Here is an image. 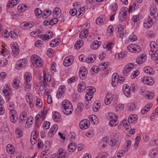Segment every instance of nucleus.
Wrapping results in <instances>:
<instances>
[{"instance_id": "nucleus-38", "label": "nucleus", "mask_w": 158, "mask_h": 158, "mask_svg": "<svg viewBox=\"0 0 158 158\" xmlns=\"http://www.w3.org/2000/svg\"><path fill=\"white\" fill-rule=\"evenodd\" d=\"M19 0H11L9 1L8 6L10 8H12L19 2Z\"/></svg>"}, {"instance_id": "nucleus-56", "label": "nucleus", "mask_w": 158, "mask_h": 158, "mask_svg": "<svg viewBox=\"0 0 158 158\" xmlns=\"http://www.w3.org/2000/svg\"><path fill=\"white\" fill-rule=\"evenodd\" d=\"M125 153V151L124 150H119L117 153V156L118 158H121L124 155Z\"/></svg>"}, {"instance_id": "nucleus-29", "label": "nucleus", "mask_w": 158, "mask_h": 158, "mask_svg": "<svg viewBox=\"0 0 158 158\" xmlns=\"http://www.w3.org/2000/svg\"><path fill=\"white\" fill-rule=\"evenodd\" d=\"M23 28L25 29H29L32 27L33 26V22L28 23L27 22H23L22 23Z\"/></svg>"}, {"instance_id": "nucleus-1", "label": "nucleus", "mask_w": 158, "mask_h": 158, "mask_svg": "<svg viewBox=\"0 0 158 158\" xmlns=\"http://www.w3.org/2000/svg\"><path fill=\"white\" fill-rule=\"evenodd\" d=\"M31 61L36 67H41L43 65V61L38 56L33 55L31 57Z\"/></svg>"}, {"instance_id": "nucleus-6", "label": "nucleus", "mask_w": 158, "mask_h": 158, "mask_svg": "<svg viewBox=\"0 0 158 158\" xmlns=\"http://www.w3.org/2000/svg\"><path fill=\"white\" fill-rule=\"evenodd\" d=\"M127 9L122 8L120 11L118 15V19L119 21L123 22L126 20L127 18Z\"/></svg>"}, {"instance_id": "nucleus-52", "label": "nucleus", "mask_w": 158, "mask_h": 158, "mask_svg": "<svg viewBox=\"0 0 158 158\" xmlns=\"http://www.w3.org/2000/svg\"><path fill=\"white\" fill-rule=\"evenodd\" d=\"M138 89V86L136 84H133L131 85L130 89L132 91H135L137 90Z\"/></svg>"}, {"instance_id": "nucleus-30", "label": "nucleus", "mask_w": 158, "mask_h": 158, "mask_svg": "<svg viewBox=\"0 0 158 158\" xmlns=\"http://www.w3.org/2000/svg\"><path fill=\"white\" fill-rule=\"evenodd\" d=\"M143 70L145 73L149 75H153L154 73V71L149 67H146L144 68Z\"/></svg>"}, {"instance_id": "nucleus-32", "label": "nucleus", "mask_w": 158, "mask_h": 158, "mask_svg": "<svg viewBox=\"0 0 158 158\" xmlns=\"http://www.w3.org/2000/svg\"><path fill=\"white\" fill-rule=\"evenodd\" d=\"M90 121L93 122L94 124H97L98 123V119L96 116L94 114L90 115L89 117Z\"/></svg>"}, {"instance_id": "nucleus-59", "label": "nucleus", "mask_w": 158, "mask_h": 158, "mask_svg": "<svg viewBox=\"0 0 158 158\" xmlns=\"http://www.w3.org/2000/svg\"><path fill=\"white\" fill-rule=\"evenodd\" d=\"M7 60L6 59H4L1 61L0 62V66H4L7 64Z\"/></svg>"}, {"instance_id": "nucleus-23", "label": "nucleus", "mask_w": 158, "mask_h": 158, "mask_svg": "<svg viewBox=\"0 0 158 158\" xmlns=\"http://www.w3.org/2000/svg\"><path fill=\"white\" fill-rule=\"evenodd\" d=\"M106 21V17L104 15L100 16L96 19L97 24L100 25Z\"/></svg>"}, {"instance_id": "nucleus-20", "label": "nucleus", "mask_w": 158, "mask_h": 158, "mask_svg": "<svg viewBox=\"0 0 158 158\" xmlns=\"http://www.w3.org/2000/svg\"><path fill=\"white\" fill-rule=\"evenodd\" d=\"M77 147L75 142H73L69 144L67 149L70 152H73L76 149Z\"/></svg>"}, {"instance_id": "nucleus-3", "label": "nucleus", "mask_w": 158, "mask_h": 158, "mask_svg": "<svg viewBox=\"0 0 158 158\" xmlns=\"http://www.w3.org/2000/svg\"><path fill=\"white\" fill-rule=\"evenodd\" d=\"M150 46L151 48L150 51L149 52V54L151 56H154V57L158 56V50L157 45L154 41H151L150 43Z\"/></svg>"}, {"instance_id": "nucleus-17", "label": "nucleus", "mask_w": 158, "mask_h": 158, "mask_svg": "<svg viewBox=\"0 0 158 158\" xmlns=\"http://www.w3.org/2000/svg\"><path fill=\"white\" fill-rule=\"evenodd\" d=\"M127 52L126 51L121 52L120 53H117L115 56V57L117 59H122L127 56Z\"/></svg>"}, {"instance_id": "nucleus-11", "label": "nucleus", "mask_w": 158, "mask_h": 158, "mask_svg": "<svg viewBox=\"0 0 158 158\" xmlns=\"http://www.w3.org/2000/svg\"><path fill=\"white\" fill-rule=\"evenodd\" d=\"M65 153L60 149L57 154L52 156L50 158H65Z\"/></svg>"}, {"instance_id": "nucleus-26", "label": "nucleus", "mask_w": 158, "mask_h": 158, "mask_svg": "<svg viewBox=\"0 0 158 158\" xmlns=\"http://www.w3.org/2000/svg\"><path fill=\"white\" fill-rule=\"evenodd\" d=\"M53 112L55 114H53L52 116L53 120L56 122H60L61 121V116L59 115L60 114L58 112Z\"/></svg>"}, {"instance_id": "nucleus-51", "label": "nucleus", "mask_w": 158, "mask_h": 158, "mask_svg": "<svg viewBox=\"0 0 158 158\" xmlns=\"http://www.w3.org/2000/svg\"><path fill=\"white\" fill-rule=\"evenodd\" d=\"M83 106L82 103L81 102H79L77 105V110H78L79 112H81L83 108Z\"/></svg>"}, {"instance_id": "nucleus-54", "label": "nucleus", "mask_w": 158, "mask_h": 158, "mask_svg": "<svg viewBox=\"0 0 158 158\" xmlns=\"http://www.w3.org/2000/svg\"><path fill=\"white\" fill-rule=\"evenodd\" d=\"M127 106L128 107V110L130 111L133 110L135 108V104L133 103L129 104Z\"/></svg>"}, {"instance_id": "nucleus-4", "label": "nucleus", "mask_w": 158, "mask_h": 158, "mask_svg": "<svg viewBox=\"0 0 158 158\" xmlns=\"http://www.w3.org/2000/svg\"><path fill=\"white\" fill-rule=\"evenodd\" d=\"M86 90L88 89V91L86 93L85 95V98L87 101L90 100L93 97L92 95L95 92L96 89L92 86H87L86 87Z\"/></svg>"}, {"instance_id": "nucleus-47", "label": "nucleus", "mask_w": 158, "mask_h": 158, "mask_svg": "<svg viewBox=\"0 0 158 158\" xmlns=\"http://www.w3.org/2000/svg\"><path fill=\"white\" fill-rule=\"evenodd\" d=\"M146 95L148 97V99H151L154 96V94L152 92L149 91H146Z\"/></svg>"}, {"instance_id": "nucleus-55", "label": "nucleus", "mask_w": 158, "mask_h": 158, "mask_svg": "<svg viewBox=\"0 0 158 158\" xmlns=\"http://www.w3.org/2000/svg\"><path fill=\"white\" fill-rule=\"evenodd\" d=\"M99 68L96 66H93L90 70L91 72L98 73L99 71Z\"/></svg>"}, {"instance_id": "nucleus-44", "label": "nucleus", "mask_w": 158, "mask_h": 158, "mask_svg": "<svg viewBox=\"0 0 158 158\" xmlns=\"http://www.w3.org/2000/svg\"><path fill=\"white\" fill-rule=\"evenodd\" d=\"M120 124L121 125H122V126L123 127H125L127 129H129V124L130 123L128 122V121H127L126 119H124L122 121Z\"/></svg>"}, {"instance_id": "nucleus-8", "label": "nucleus", "mask_w": 158, "mask_h": 158, "mask_svg": "<svg viewBox=\"0 0 158 158\" xmlns=\"http://www.w3.org/2000/svg\"><path fill=\"white\" fill-rule=\"evenodd\" d=\"M142 82L147 85H152L154 83V81L151 77L145 76L142 80Z\"/></svg>"}, {"instance_id": "nucleus-62", "label": "nucleus", "mask_w": 158, "mask_h": 158, "mask_svg": "<svg viewBox=\"0 0 158 158\" xmlns=\"http://www.w3.org/2000/svg\"><path fill=\"white\" fill-rule=\"evenodd\" d=\"M77 13L76 9H73L69 11V13L72 16H75Z\"/></svg>"}, {"instance_id": "nucleus-50", "label": "nucleus", "mask_w": 158, "mask_h": 158, "mask_svg": "<svg viewBox=\"0 0 158 158\" xmlns=\"http://www.w3.org/2000/svg\"><path fill=\"white\" fill-rule=\"evenodd\" d=\"M131 144V141L130 140H127L126 143V145L124 147V149L127 151L130 148Z\"/></svg>"}, {"instance_id": "nucleus-37", "label": "nucleus", "mask_w": 158, "mask_h": 158, "mask_svg": "<svg viewBox=\"0 0 158 158\" xmlns=\"http://www.w3.org/2000/svg\"><path fill=\"white\" fill-rule=\"evenodd\" d=\"M52 11L51 10H44L43 11L42 15V18L44 19H46L48 16H49L51 14Z\"/></svg>"}, {"instance_id": "nucleus-63", "label": "nucleus", "mask_w": 158, "mask_h": 158, "mask_svg": "<svg viewBox=\"0 0 158 158\" xmlns=\"http://www.w3.org/2000/svg\"><path fill=\"white\" fill-rule=\"evenodd\" d=\"M139 17L138 15L133 16L132 20L134 22H137L139 20Z\"/></svg>"}, {"instance_id": "nucleus-9", "label": "nucleus", "mask_w": 158, "mask_h": 158, "mask_svg": "<svg viewBox=\"0 0 158 158\" xmlns=\"http://www.w3.org/2000/svg\"><path fill=\"white\" fill-rule=\"evenodd\" d=\"M133 63H130L127 64L123 70V74L125 76L127 75L128 73L134 68Z\"/></svg>"}, {"instance_id": "nucleus-18", "label": "nucleus", "mask_w": 158, "mask_h": 158, "mask_svg": "<svg viewBox=\"0 0 158 158\" xmlns=\"http://www.w3.org/2000/svg\"><path fill=\"white\" fill-rule=\"evenodd\" d=\"M73 57L72 56L66 57L63 61V64L65 66L68 67L69 66L72 64L71 59Z\"/></svg>"}, {"instance_id": "nucleus-7", "label": "nucleus", "mask_w": 158, "mask_h": 158, "mask_svg": "<svg viewBox=\"0 0 158 158\" xmlns=\"http://www.w3.org/2000/svg\"><path fill=\"white\" fill-rule=\"evenodd\" d=\"M90 126V122L89 120L86 119L82 120L79 123V127L82 130L87 129Z\"/></svg>"}, {"instance_id": "nucleus-40", "label": "nucleus", "mask_w": 158, "mask_h": 158, "mask_svg": "<svg viewBox=\"0 0 158 158\" xmlns=\"http://www.w3.org/2000/svg\"><path fill=\"white\" fill-rule=\"evenodd\" d=\"M31 74L29 72L26 73L24 75V77L25 81L27 82H28L30 81L31 78H30Z\"/></svg>"}, {"instance_id": "nucleus-42", "label": "nucleus", "mask_w": 158, "mask_h": 158, "mask_svg": "<svg viewBox=\"0 0 158 158\" xmlns=\"http://www.w3.org/2000/svg\"><path fill=\"white\" fill-rule=\"evenodd\" d=\"M82 40H78L75 44V48L76 49H79L83 45Z\"/></svg>"}, {"instance_id": "nucleus-2", "label": "nucleus", "mask_w": 158, "mask_h": 158, "mask_svg": "<svg viewBox=\"0 0 158 158\" xmlns=\"http://www.w3.org/2000/svg\"><path fill=\"white\" fill-rule=\"evenodd\" d=\"M107 119L110 120L109 124L111 127H114L117 125L118 123L117 120L116 116L112 113H109Z\"/></svg>"}, {"instance_id": "nucleus-43", "label": "nucleus", "mask_w": 158, "mask_h": 158, "mask_svg": "<svg viewBox=\"0 0 158 158\" xmlns=\"http://www.w3.org/2000/svg\"><path fill=\"white\" fill-rule=\"evenodd\" d=\"M27 112L25 111H23L20 114L19 117L21 121H24L27 118Z\"/></svg>"}, {"instance_id": "nucleus-34", "label": "nucleus", "mask_w": 158, "mask_h": 158, "mask_svg": "<svg viewBox=\"0 0 158 158\" xmlns=\"http://www.w3.org/2000/svg\"><path fill=\"white\" fill-rule=\"evenodd\" d=\"M100 45V44L98 41H95L91 44V48L92 49H96L98 48Z\"/></svg>"}, {"instance_id": "nucleus-48", "label": "nucleus", "mask_w": 158, "mask_h": 158, "mask_svg": "<svg viewBox=\"0 0 158 158\" xmlns=\"http://www.w3.org/2000/svg\"><path fill=\"white\" fill-rule=\"evenodd\" d=\"M15 133L17 135L18 137H20L23 135V132L22 131L18 128H16Z\"/></svg>"}, {"instance_id": "nucleus-46", "label": "nucleus", "mask_w": 158, "mask_h": 158, "mask_svg": "<svg viewBox=\"0 0 158 158\" xmlns=\"http://www.w3.org/2000/svg\"><path fill=\"white\" fill-rule=\"evenodd\" d=\"M10 119L11 122L13 123H16L18 121V116L17 115L10 116Z\"/></svg>"}, {"instance_id": "nucleus-22", "label": "nucleus", "mask_w": 158, "mask_h": 158, "mask_svg": "<svg viewBox=\"0 0 158 158\" xmlns=\"http://www.w3.org/2000/svg\"><path fill=\"white\" fill-rule=\"evenodd\" d=\"M123 89L124 94L127 97H129L130 90H129L130 88H129V86L127 84H124L123 85Z\"/></svg>"}, {"instance_id": "nucleus-27", "label": "nucleus", "mask_w": 158, "mask_h": 158, "mask_svg": "<svg viewBox=\"0 0 158 158\" xmlns=\"http://www.w3.org/2000/svg\"><path fill=\"white\" fill-rule=\"evenodd\" d=\"M21 85V82L19 80L15 79L13 81L12 86L14 88L17 89Z\"/></svg>"}, {"instance_id": "nucleus-28", "label": "nucleus", "mask_w": 158, "mask_h": 158, "mask_svg": "<svg viewBox=\"0 0 158 158\" xmlns=\"http://www.w3.org/2000/svg\"><path fill=\"white\" fill-rule=\"evenodd\" d=\"M88 31L87 29H84L81 32L79 35V38L81 39H84L88 35Z\"/></svg>"}, {"instance_id": "nucleus-19", "label": "nucleus", "mask_w": 158, "mask_h": 158, "mask_svg": "<svg viewBox=\"0 0 158 158\" xmlns=\"http://www.w3.org/2000/svg\"><path fill=\"white\" fill-rule=\"evenodd\" d=\"M58 129V126L56 124L53 125L51 128L50 131L48 132V135L49 136H52L54 135Z\"/></svg>"}, {"instance_id": "nucleus-58", "label": "nucleus", "mask_w": 158, "mask_h": 158, "mask_svg": "<svg viewBox=\"0 0 158 158\" xmlns=\"http://www.w3.org/2000/svg\"><path fill=\"white\" fill-rule=\"evenodd\" d=\"M34 118H33L31 116H30L28 117L26 122V124H27V126H28V123H29L30 122L31 123H29V124L31 125V124L32 123L33 121V120Z\"/></svg>"}, {"instance_id": "nucleus-15", "label": "nucleus", "mask_w": 158, "mask_h": 158, "mask_svg": "<svg viewBox=\"0 0 158 158\" xmlns=\"http://www.w3.org/2000/svg\"><path fill=\"white\" fill-rule=\"evenodd\" d=\"M147 59L145 55L143 54L138 56L136 59V62L138 64H142Z\"/></svg>"}, {"instance_id": "nucleus-39", "label": "nucleus", "mask_w": 158, "mask_h": 158, "mask_svg": "<svg viewBox=\"0 0 158 158\" xmlns=\"http://www.w3.org/2000/svg\"><path fill=\"white\" fill-rule=\"evenodd\" d=\"M35 13L36 17L40 18L41 17L42 14H43V12L40 8H36L35 11Z\"/></svg>"}, {"instance_id": "nucleus-25", "label": "nucleus", "mask_w": 158, "mask_h": 158, "mask_svg": "<svg viewBox=\"0 0 158 158\" xmlns=\"http://www.w3.org/2000/svg\"><path fill=\"white\" fill-rule=\"evenodd\" d=\"M61 11L60 8L56 7L54 10L53 12V15L55 17H60L61 15Z\"/></svg>"}, {"instance_id": "nucleus-41", "label": "nucleus", "mask_w": 158, "mask_h": 158, "mask_svg": "<svg viewBox=\"0 0 158 158\" xmlns=\"http://www.w3.org/2000/svg\"><path fill=\"white\" fill-rule=\"evenodd\" d=\"M3 92L5 96L7 97V98H9L11 93V91L9 88L8 87H6V89L3 90Z\"/></svg>"}, {"instance_id": "nucleus-61", "label": "nucleus", "mask_w": 158, "mask_h": 158, "mask_svg": "<svg viewBox=\"0 0 158 158\" xmlns=\"http://www.w3.org/2000/svg\"><path fill=\"white\" fill-rule=\"evenodd\" d=\"M46 110L45 109V108H44L43 111L41 112V115L42 118V120H44L45 118V116L47 112Z\"/></svg>"}, {"instance_id": "nucleus-5", "label": "nucleus", "mask_w": 158, "mask_h": 158, "mask_svg": "<svg viewBox=\"0 0 158 158\" xmlns=\"http://www.w3.org/2000/svg\"><path fill=\"white\" fill-rule=\"evenodd\" d=\"M128 51L135 53H138L141 51V48L139 46L135 44L130 45L127 48Z\"/></svg>"}, {"instance_id": "nucleus-49", "label": "nucleus", "mask_w": 158, "mask_h": 158, "mask_svg": "<svg viewBox=\"0 0 158 158\" xmlns=\"http://www.w3.org/2000/svg\"><path fill=\"white\" fill-rule=\"evenodd\" d=\"M100 107V103H95L93 106V110L94 111L97 112L99 109Z\"/></svg>"}, {"instance_id": "nucleus-64", "label": "nucleus", "mask_w": 158, "mask_h": 158, "mask_svg": "<svg viewBox=\"0 0 158 158\" xmlns=\"http://www.w3.org/2000/svg\"><path fill=\"white\" fill-rule=\"evenodd\" d=\"M112 44L111 43H110L106 45H105V46H103V47L105 48H108V50H110L112 48Z\"/></svg>"}, {"instance_id": "nucleus-36", "label": "nucleus", "mask_w": 158, "mask_h": 158, "mask_svg": "<svg viewBox=\"0 0 158 158\" xmlns=\"http://www.w3.org/2000/svg\"><path fill=\"white\" fill-rule=\"evenodd\" d=\"M73 111V107L67 108L62 110L63 112L65 115H69L71 114Z\"/></svg>"}, {"instance_id": "nucleus-33", "label": "nucleus", "mask_w": 158, "mask_h": 158, "mask_svg": "<svg viewBox=\"0 0 158 158\" xmlns=\"http://www.w3.org/2000/svg\"><path fill=\"white\" fill-rule=\"evenodd\" d=\"M106 99L105 100V103L106 105H109L110 104L112 100V98L111 95L107 94L106 96Z\"/></svg>"}, {"instance_id": "nucleus-14", "label": "nucleus", "mask_w": 158, "mask_h": 158, "mask_svg": "<svg viewBox=\"0 0 158 158\" xmlns=\"http://www.w3.org/2000/svg\"><path fill=\"white\" fill-rule=\"evenodd\" d=\"M109 142L108 138L105 137L102 138L99 144V146L100 148H104L107 144V143Z\"/></svg>"}, {"instance_id": "nucleus-35", "label": "nucleus", "mask_w": 158, "mask_h": 158, "mask_svg": "<svg viewBox=\"0 0 158 158\" xmlns=\"http://www.w3.org/2000/svg\"><path fill=\"white\" fill-rule=\"evenodd\" d=\"M137 115L135 114L131 115L128 119V122L130 123H132L137 119Z\"/></svg>"}, {"instance_id": "nucleus-31", "label": "nucleus", "mask_w": 158, "mask_h": 158, "mask_svg": "<svg viewBox=\"0 0 158 158\" xmlns=\"http://www.w3.org/2000/svg\"><path fill=\"white\" fill-rule=\"evenodd\" d=\"M96 56L95 55H89L88 57L86 59V61L88 63H93L95 60Z\"/></svg>"}, {"instance_id": "nucleus-21", "label": "nucleus", "mask_w": 158, "mask_h": 158, "mask_svg": "<svg viewBox=\"0 0 158 158\" xmlns=\"http://www.w3.org/2000/svg\"><path fill=\"white\" fill-rule=\"evenodd\" d=\"M86 84L83 82H80L78 85L77 87V90L79 93H81L86 88Z\"/></svg>"}, {"instance_id": "nucleus-16", "label": "nucleus", "mask_w": 158, "mask_h": 158, "mask_svg": "<svg viewBox=\"0 0 158 158\" xmlns=\"http://www.w3.org/2000/svg\"><path fill=\"white\" fill-rule=\"evenodd\" d=\"M62 108L63 109L73 107L72 104L68 100H65L62 103Z\"/></svg>"}, {"instance_id": "nucleus-12", "label": "nucleus", "mask_w": 158, "mask_h": 158, "mask_svg": "<svg viewBox=\"0 0 158 158\" xmlns=\"http://www.w3.org/2000/svg\"><path fill=\"white\" fill-rule=\"evenodd\" d=\"M118 74L115 73L113 74L112 76V85L113 86L116 87L118 84Z\"/></svg>"}, {"instance_id": "nucleus-45", "label": "nucleus", "mask_w": 158, "mask_h": 158, "mask_svg": "<svg viewBox=\"0 0 158 158\" xmlns=\"http://www.w3.org/2000/svg\"><path fill=\"white\" fill-rule=\"evenodd\" d=\"M150 11L151 16H154L157 11L156 8V7H151L150 8Z\"/></svg>"}, {"instance_id": "nucleus-10", "label": "nucleus", "mask_w": 158, "mask_h": 158, "mask_svg": "<svg viewBox=\"0 0 158 158\" xmlns=\"http://www.w3.org/2000/svg\"><path fill=\"white\" fill-rule=\"evenodd\" d=\"M88 73L87 70L84 68L81 67L79 70V75L80 78L84 79L85 78Z\"/></svg>"}, {"instance_id": "nucleus-60", "label": "nucleus", "mask_w": 158, "mask_h": 158, "mask_svg": "<svg viewBox=\"0 0 158 158\" xmlns=\"http://www.w3.org/2000/svg\"><path fill=\"white\" fill-rule=\"evenodd\" d=\"M50 123L48 121H45L44 122L43 124V127L46 129H48L50 127Z\"/></svg>"}, {"instance_id": "nucleus-24", "label": "nucleus", "mask_w": 158, "mask_h": 158, "mask_svg": "<svg viewBox=\"0 0 158 158\" xmlns=\"http://www.w3.org/2000/svg\"><path fill=\"white\" fill-rule=\"evenodd\" d=\"M12 49V54L14 56H15L19 54V50L18 49V46L17 45L14 46L13 45V46L11 47Z\"/></svg>"}, {"instance_id": "nucleus-53", "label": "nucleus", "mask_w": 158, "mask_h": 158, "mask_svg": "<svg viewBox=\"0 0 158 158\" xmlns=\"http://www.w3.org/2000/svg\"><path fill=\"white\" fill-rule=\"evenodd\" d=\"M139 92L140 94L142 95H146V88L142 86L139 90Z\"/></svg>"}, {"instance_id": "nucleus-13", "label": "nucleus", "mask_w": 158, "mask_h": 158, "mask_svg": "<svg viewBox=\"0 0 158 158\" xmlns=\"http://www.w3.org/2000/svg\"><path fill=\"white\" fill-rule=\"evenodd\" d=\"M26 62V59L20 60L18 62H17V64L18 65L16 66V69H20L21 68H23L25 66Z\"/></svg>"}, {"instance_id": "nucleus-57", "label": "nucleus", "mask_w": 158, "mask_h": 158, "mask_svg": "<svg viewBox=\"0 0 158 158\" xmlns=\"http://www.w3.org/2000/svg\"><path fill=\"white\" fill-rule=\"evenodd\" d=\"M58 21V19L56 18H54L52 19L49 22V24L51 25H53L56 23Z\"/></svg>"}]
</instances>
